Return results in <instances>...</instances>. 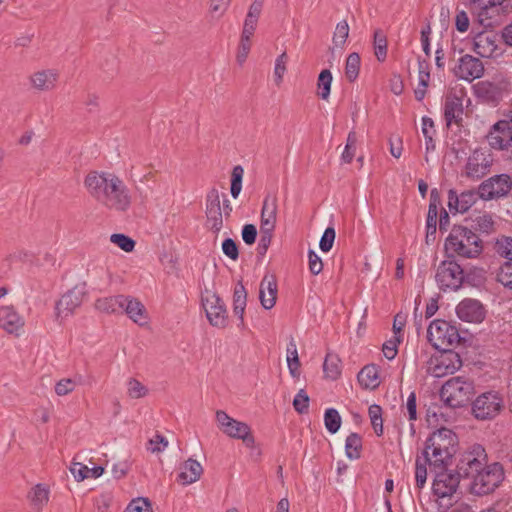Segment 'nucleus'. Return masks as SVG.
<instances>
[{
	"instance_id": "obj_1",
	"label": "nucleus",
	"mask_w": 512,
	"mask_h": 512,
	"mask_svg": "<svg viewBox=\"0 0 512 512\" xmlns=\"http://www.w3.org/2000/svg\"><path fill=\"white\" fill-rule=\"evenodd\" d=\"M92 198L103 207L116 212H127L133 202L132 193L124 180L113 172L92 171L84 179Z\"/></svg>"
},
{
	"instance_id": "obj_2",
	"label": "nucleus",
	"mask_w": 512,
	"mask_h": 512,
	"mask_svg": "<svg viewBox=\"0 0 512 512\" xmlns=\"http://www.w3.org/2000/svg\"><path fill=\"white\" fill-rule=\"evenodd\" d=\"M458 437L450 429L442 427L434 431L425 441L422 457L433 471L448 468L457 451Z\"/></svg>"
},
{
	"instance_id": "obj_3",
	"label": "nucleus",
	"mask_w": 512,
	"mask_h": 512,
	"mask_svg": "<svg viewBox=\"0 0 512 512\" xmlns=\"http://www.w3.org/2000/svg\"><path fill=\"white\" fill-rule=\"evenodd\" d=\"M447 255L460 256L466 259L476 258L482 252L479 236L463 226H455L445 240Z\"/></svg>"
},
{
	"instance_id": "obj_4",
	"label": "nucleus",
	"mask_w": 512,
	"mask_h": 512,
	"mask_svg": "<svg viewBox=\"0 0 512 512\" xmlns=\"http://www.w3.org/2000/svg\"><path fill=\"white\" fill-rule=\"evenodd\" d=\"M474 394V383L462 376L447 380L441 390L440 397L443 402L452 408L466 405Z\"/></svg>"
},
{
	"instance_id": "obj_5",
	"label": "nucleus",
	"mask_w": 512,
	"mask_h": 512,
	"mask_svg": "<svg viewBox=\"0 0 512 512\" xmlns=\"http://www.w3.org/2000/svg\"><path fill=\"white\" fill-rule=\"evenodd\" d=\"M427 338L431 345L437 350L451 349L461 340L456 326L441 319H436L430 323L427 329Z\"/></svg>"
},
{
	"instance_id": "obj_6",
	"label": "nucleus",
	"mask_w": 512,
	"mask_h": 512,
	"mask_svg": "<svg viewBox=\"0 0 512 512\" xmlns=\"http://www.w3.org/2000/svg\"><path fill=\"white\" fill-rule=\"evenodd\" d=\"M464 270L453 255H447L436 271L435 279L442 291H456L464 281Z\"/></svg>"
},
{
	"instance_id": "obj_7",
	"label": "nucleus",
	"mask_w": 512,
	"mask_h": 512,
	"mask_svg": "<svg viewBox=\"0 0 512 512\" xmlns=\"http://www.w3.org/2000/svg\"><path fill=\"white\" fill-rule=\"evenodd\" d=\"M504 479V471L499 463L483 467L473 477L471 491L476 495H487L493 492Z\"/></svg>"
},
{
	"instance_id": "obj_8",
	"label": "nucleus",
	"mask_w": 512,
	"mask_h": 512,
	"mask_svg": "<svg viewBox=\"0 0 512 512\" xmlns=\"http://www.w3.org/2000/svg\"><path fill=\"white\" fill-rule=\"evenodd\" d=\"M216 421L221 431L228 437L242 440L248 448L254 447L255 438L253 437L251 428L248 424L230 417L223 410H218L216 412Z\"/></svg>"
},
{
	"instance_id": "obj_9",
	"label": "nucleus",
	"mask_w": 512,
	"mask_h": 512,
	"mask_svg": "<svg viewBox=\"0 0 512 512\" xmlns=\"http://www.w3.org/2000/svg\"><path fill=\"white\" fill-rule=\"evenodd\" d=\"M510 83L503 76H496L492 80L480 81L473 86L475 96L488 104H497L504 95L509 93Z\"/></svg>"
},
{
	"instance_id": "obj_10",
	"label": "nucleus",
	"mask_w": 512,
	"mask_h": 512,
	"mask_svg": "<svg viewBox=\"0 0 512 512\" xmlns=\"http://www.w3.org/2000/svg\"><path fill=\"white\" fill-rule=\"evenodd\" d=\"M504 0H471V10L484 27L498 25L502 19Z\"/></svg>"
},
{
	"instance_id": "obj_11",
	"label": "nucleus",
	"mask_w": 512,
	"mask_h": 512,
	"mask_svg": "<svg viewBox=\"0 0 512 512\" xmlns=\"http://www.w3.org/2000/svg\"><path fill=\"white\" fill-rule=\"evenodd\" d=\"M503 407V399L498 392L489 391L479 395L472 403V413L476 419L489 420L496 417Z\"/></svg>"
},
{
	"instance_id": "obj_12",
	"label": "nucleus",
	"mask_w": 512,
	"mask_h": 512,
	"mask_svg": "<svg viewBox=\"0 0 512 512\" xmlns=\"http://www.w3.org/2000/svg\"><path fill=\"white\" fill-rule=\"evenodd\" d=\"M486 461L485 449L481 445L475 444L461 454L457 463V471L462 477L472 478L484 467Z\"/></svg>"
},
{
	"instance_id": "obj_13",
	"label": "nucleus",
	"mask_w": 512,
	"mask_h": 512,
	"mask_svg": "<svg viewBox=\"0 0 512 512\" xmlns=\"http://www.w3.org/2000/svg\"><path fill=\"white\" fill-rule=\"evenodd\" d=\"M489 146L496 150L508 149L512 140V113H506L497 121L486 136Z\"/></svg>"
},
{
	"instance_id": "obj_14",
	"label": "nucleus",
	"mask_w": 512,
	"mask_h": 512,
	"mask_svg": "<svg viewBox=\"0 0 512 512\" xmlns=\"http://www.w3.org/2000/svg\"><path fill=\"white\" fill-rule=\"evenodd\" d=\"M202 306L209 323L217 328H225L228 322V314L222 299L215 293L206 292L202 296Z\"/></svg>"
},
{
	"instance_id": "obj_15",
	"label": "nucleus",
	"mask_w": 512,
	"mask_h": 512,
	"mask_svg": "<svg viewBox=\"0 0 512 512\" xmlns=\"http://www.w3.org/2000/svg\"><path fill=\"white\" fill-rule=\"evenodd\" d=\"M501 38L493 31H483L475 35L473 50L483 58H495L502 55Z\"/></svg>"
},
{
	"instance_id": "obj_16",
	"label": "nucleus",
	"mask_w": 512,
	"mask_h": 512,
	"mask_svg": "<svg viewBox=\"0 0 512 512\" xmlns=\"http://www.w3.org/2000/svg\"><path fill=\"white\" fill-rule=\"evenodd\" d=\"M511 188V178L507 174H500L482 182L478 191L481 199L491 200L506 196Z\"/></svg>"
},
{
	"instance_id": "obj_17",
	"label": "nucleus",
	"mask_w": 512,
	"mask_h": 512,
	"mask_svg": "<svg viewBox=\"0 0 512 512\" xmlns=\"http://www.w3.org/2000/svg\"><path fill=\"white\" fill-rule=\"evenodd\" d=\"M436 473L433 481L432 490L438 498L452 496L459 485L461 474L456 471L443 470L434 471Z\"/></svg>"
},
{
	"instance_id": "obj_18",
	"label": "nucleus",
	"mask_w": 512,
	"mask_h": 512,
	"mask_svg": "<svg viewBox=\"0 0 512 512\" xmlns=\"http://www.w3.org/2000/svg\"><path fill=\"white\" fill-rule=\"evenodd\" d=\"M85 296L84 286H75L57 301L55 310L57 318H67L82 304Z\"/></svg>"
},
{
	"instance_id": "obj_19",
	"label": "nucleus",
	"mask_w": 512,
	"mask_h": 512,
	"mask_svg": "<svg viewBox=\"0 0 512 512\" xmlns=\"http://www.w3.org/2000/svg\"><path fill=\"white\" fill-rule=\"evenodd\" d=\"M454 74L459 79L471 82L483 76L484 66L478 58L467 54L459 59Z\"/></svg>"
},
{
	"instance_id": "obj_20",
	"label": "nucleus",
	"mask_w": 512,
	"mask_h": 512,
	"mask_svg": "<svg viewBox=\"0 0 512 512\" xmlns=\"http://www.w3.org/2000/svg\"><path fill=\"white\" fill-rule=\"evenodd\" d=\"M441 351L442 354L435 359V364L432 367V373L435 377L453 374L462 366V361L458 353L452 349Z\"/></svg>"
},
{
	"instance_id": "obj_21",
	"label": "nucleus",
	"mask_w": 512,
	"mask_h": 512,
	"mask_svg": "<svg viewBox=\"0 0 512 512\" xmlns=\"http://www.w3.org/2000/svg\"><path fill=\"white\" fill-rule=\"evenodd\" d=\"M491 165V155L481 150H475L467 160L466 175L470 178L480 179L489 172Z\"/></svg>"
},
{
	"instance_id": "obj_22",
	"label": "nucleus",
	"mask_w": 512,
	"mask_h": 512,
	"mask_svg": "<svg viewBox=\"0 0 512 512\" xmlns=\"http://www.w3.org/2000/svg\"><path fill=\"white\" fill-rule=\"evenodd\" d=\"M480 198L479 191L466 190L457 193L456 190L450 189L448 191V208L452 213H465L467 212Z\"/></svg>"
},
{
	"instance_id": "obj_23",
	"label": "nucleus",
	"mask_w": 512,
	"mask_h": 512,
	"mask_svg": "<svg viewBox=\"0 0 512 512\" xmlns=\"http://www.w3.org/2000/svg\"><path fill=\"white\" fill-rule=\"evenodd\" d=\"M459 319L469 323H480L485 318L483 305L475 299H464L456 307Z\"/></svg>"
},
{
	"instance_id": "obj_24",
	"label": "nucleus",
	"mask_w": 512,
	"mask_h": 512,
	"mask_svg": "<svg viewBox=\"0 0 512 512\" xmlns=\"http://www.w3.org/2000/svg\"><path fill=\"white\" fill-rule=\"evenodd\" d=\"M24 324V318L13 306H0V328L9 334L18 335Z\"/></svg>"
},
{
	"instance_id": "obj_25",
	"label": "nucleus",
	"mask_w": 512,
	"mask_h": 512,
	"mask_svg": "<svg viewBox=\"0 0 512 512\" xmlns=\"http://www.w3.org/2000/svg\"><path fill=\"white\" fill-rule=\"evenodd\" d=\"M58 79L59 73L55 69L38 70L29 77L31 86L41 92L55 89Z\"/></svg>"
},
{
	"instance_id": "obj_26",
	"label": "nucleus",
	"mask_w": 512,
	"mask_h": 512,
	"mask_svg": "<svg viewBox=\"0 0 512 512\" xmlns=\"http://www.w3.org/2000/svg\"><path fill=\"white\" fill-rule=\"evenodd\" d=\"M463 101L456 94H449L445 98L443 114L447 127L453 123L459 124L463 118Z\"/></svg>"
},
{
	"instance_id": "obj_27",
	"label": "nucleus",
	"mask_w": 512,
	"mask_h": 512,
	"mask_svg": "<svg viewBox=\"0 0 512 512\" xmlns=\"http://www.w3.org/2000/svg\"><path fill=\"white\" fill-rule=\"evenodd\" d=\"M277 281L273 274H266L261 283L259 289V299L262 307L266 310H270L274 307L277 298Z\"/></svg>"
},
{
	"instance_id": "obj_28",
	"label": "nucleus",
	"mask_w": 512,
	"mask_h": 512,
	"mask_svg": "<svg viewBox=\"0 0 512 512\" xmlns=\"http://www.w3.org/2000/svg\"><path fill=\"white\" fill-rule=\"evenodd\" d=\"M122 311L126 313L130 320L140 326L148 323L149 317L145 306L134 297L126 296Z\"/></svg>"
},
{
	"instance_id": "obj_29",
	"label": "nucleus",
	"mask_w": 512,
	"mask_h": 512,
	"mask_svg": "<svg viewBox=\"0 0 512 512\" xmlns=\"http://www.w3.org/2000/svg\"><path fill=\"white\" fill-rule=\"evenodd\" d=\"M203 473L201 464L189 458L180 467V473L178 474L177 481L182 485H190L198 481Z\"/></svg>"
},
{
	"instance_id": "obj_30",
	"label": "nucleus",
	"mask_w": 512,
	"mask_h": 512,
	"mask_svg": "<svg viewBox=\"0 0 512 512\" xmlns=\"http://www.w3.org/2000/svg\"><path fill=\"white\" fill-rule=\"evenodd\" d=\"M277 219V198L275 196H266L261 210L260 228L268 230L275 229Z\"/></svg>"
},
{
	"instance_id": "obj_31",
	"label": "nucleus",
	"mask_w": 512,
	"mask_h": 512,
	"mask_svg": "<svg viewBox=\"0 0 512 512\" xmlns=\"http://www.w3.org/2000/svg\"><path fill=\"white\" fill-rule=\"evenodd\" d=\"M124 301H126L125 295L103 297L96 300L95 308L102 313L117 314L122 312Z\"/></svg>"
},
{
	"instance_id": "obj_32",
	"label": "nucleus",
	"mask_w": 512,
	"mask_h": 512,
	"mask_svg": "<svg viewBox=\"0 0 512 512\" xmlns=\"http://www.w3.org/2000/svg\"><path fill=\"white\" fill-rule=\"evenodd\" d=\"M247 303V292L241 281H239L233 291V312L238 317L239 327H244V313Z\"/></svg>"
},
{
	"instance_id": "obj_33",
	"label": "nucleus",
	"mask_w": 512,
	"mask_h": 512,
	"mask_svg": "<svg viewBox=\"0 0 512 512\" xmlns=\"http://www.w3.org/2000/svg\"><path fill=\"white\" fill-rule=\"evenodd\" d=\"M360 385L366 389H375L379 386V369L376 365L364 366L358 373Z\"/></svg>"
},
{
	"instance_id": "obj_34",
	"label": "nucleus",
	"mask_w": 512,
	"mask_h": 512,
	"mask_svg": "<svg viewBox=\"0 0 512 512\" xmlns=\"http://www.w3.org/2000/svg\"><path fill=\"white\" fill-rule=\"evenodd\" d=\"M362 439L357 433H350L345 440V454L350 460H357L361 456Z\"/></svg>"
},
{
	"instance_id": "obj_35",
	"label": "nucleus",
	"mask_w": 512,
	"mask_h": 512,
	"mask_svg": "<svg viewBox=\"0 0 512 512\" xmlns=\"http://www.w3.org/2000/svg\"><path fill=\"white\" fill-rule=\"evenodd\" d=\"M332 73L329 69L320 72L317 79L318 95L323 100H328L331 92Z\"/></svg>"
},
{
	"instance_id": "obj_36",
	"label": "nucleus",
	"mask_w": 512,
	"mask_h": 512,
	"mask_svg": "<svg viewBox=\"0 0 512 512\" xmlns=\"http://www.w3.org/2000/svg\"><path fill=\"white\" fill-rule=\"evenodd\" d=\"M373 47L377 60L380 62L385 61L387 57V37L380 29L374 31Z\"/></svg>"
},
{
	"instance_id": "obj_37",
	"label": "nucleus",
	"mask_w": 512,
	"mask_h": 512,
	"mask_svg": "<svg viewBox=\"0 0 512 512\" xmlns=\"http://www.w3.org/2000/svg\"><path fill=\"white\" fill-rule=\"evenodd\" d=\"M323 371L326 377L335 380L341 374L340 359L335 354L328 353L324 359Z\"/></svg>"
},
{
	"instance_id": "obj_38",
	"label": "nucleus",
	"mask_w": 512,
	"mask_h": 512,
	"mask_svg": "<svg viewBox=\"0 0 512 512\" xmlns=\"http://www.w3.org/2000/svg\"><path fill=\"white\" fill-rule=\"evenodd\" d=\"M358 138L355 131H350L348 133L346 144L344 150L341 154L340 160L344 164H349L352 162L355 157L356 149H357Z\"/></svg>"
},
{
	"instance_id": "obj_39",
	"label": "nucleus",
	"mask_w": 512,
	"mask_h": 512,
	"mask_svg": "<svg viewBox=\"0 0 512 512\" xmlns=\"http://www.w3.org/2000/svg\"><path fill=\"white\" fill-rule=\"evenodd\" d=\"M287 366L290 374L295 377L299 373L300 361L298 357L297 345L293 338L287 344Z\"/></svg>"
},
{
	"instance_id": "obj_40",
	"label": "nucleus",
	"mask_w": 512,
	"mask_h": 512,
	"mask_svg": "<svg viewBox=\"0 0 512 512\" xmlns=\"http://www.w3.org/2000/svg\"><path fill=\"white\" fill-rule=\"evenodd\" d=\"M29 498L34 506L41 509L49 501V489L44 484H37L32 488Z\"/></svg>"
},
{
	"instance_id": "obj_41",
	"label": "nucleus",
	"mask_w": 512,
	"mask_h": 512,
	"mask_svg": "<svg viewBox=\"0 0 512 512\" xmlns=\"http://www.w3.org/2000/svg\"><path fill=\"white\" fill-rule=\"evenodd\" d=\"M361 65L360 55L353 52L348 55L345 63V75L350 82H354L359 75Z\"/></svg>"
},
{
	"instance_id": "obj_42",
	"label": "nucleus",
	"mask_w": 512,
	"mask_h": 512,
	"mask_svg": "<svg viewBox=\"0 0 512 512\" xmlns=\"http://www.w3.org/2000/svg\"><path fill=\"white\" fill-rule=\"evenodd\" d=\"M82 377L77 376L74 378H63L55 384V393L58 396H65L75 390V388L81 384Z\"/></svg>"
},
{
	"instance_id": "obj_43",
	"label": "nucleus",
	"mask_w": 512,
	"mask_h": 512,
	"mask_svg": "<svg viewBox=\"0 0 512 512\" xmlns=\"http://www.w3.org/2000/svg\"><path fill=\"white\" fill-rule=\"evenodd\" d=\"M341 416L335 408H328L324 413V424L327 431L335 434L341 427Z\"/></svg>"
},
{
	"instance_id": "obj_44",
	"label": "nucleus",
	"mask_w": 512,
	"mask_h": 512,
	"mask_svg": "<svg viewBox=\"0 0 512 512\" xmlns=\"http://www.w3.org/2000/svg\"><path fill=\"white\" fill-rule=\"evenodd\" d=\"M400 410L408 421H416L418 419L417 396L414 391L408 395L406 403L401 406Z\"/></svg>"
},
{
	"instance_id": "obj_45",
	"label": "nucleus",
	"mask_w": 512,
	"mask_h": 512,
	"mask_svg": "<svg viewBox=\"0 0 512 512\" xmlns=\"http://www.w3.org/2000/svg\"><path fill=\"white\" fill-rule=\"evenodd\" d=\"M349 36V25L346 20L340 21L337 23L334 34H333V44L334 47L343 48L347 38Z\"/></svg>"
},
{
	"instance_id": "obj_46",
	"label": "nucleus",
	"mask_w": 512,
	"mask_h": 512,
	"mask_svg": "<svg viewBox=\"0 0 512 512\" xmlns=\"http://www.w3.org/2000/svg\"><path fill=\"white\" fill-rule=\"evenodd\" d=\"M427 465H429V462L421 457H417L415 461V481L416 486L419 489H422L427 480Z\"/></svg>"
},
{
	"instance_id": "obj_47",
	"label": "nucleus",
	"mask_w": 512,
	"mask_h": 512,
	"mask_svg": "<svg viewBox=\"0 0 512 512\" xmlns=\"http://www.w3.org/2000/svg\"><path fill=\"white\" fill-rule=\"evenodd\" d=\"M371 425L377 436L383 434V419L382 408L379 405L373 404L368 409Z\"/></svg>"
},
{
	"instance_id": "obj_48",
	"label": "nucleus",
	"mask_w": 512,
	"mask_h": 512,
	"mask_svg": "<svg viewBox=\"0 0 512 512\" xmlns=\"http://www.w3.org/2000/svg\"><path fill=\"white\" fill-rule=\"evenodd\" d=\"M127 394L132 399L143 398L148 394V388L135 378L127 380Z\"/></svg>"
},
{
	"instance_id": "obj_49",
	"label": "nucleus",
	"mask_w": 512,
	"mask_h": 512,
	"mask_svg": "<svg viewBox=\"0 0 512 512\" xmlns=\"http://www.w3.org/2000/svg\"><path fill=\"white\" fill-rule=\"evenodd\" d=\"M110 241L125 252H132L135 247V241L131 237L121 233L112 234Z\"/></svg>"
},
{
	"instance_id": "obj_50",
	"label": "nucleus",
	"mask_w": 512,
	"mask_h": 512,
	"mask_svg": "<svg viewBox=\"0 0 512 512\" xmlns=\"http://www.w3.org/2000/svg\"><path fill=\"white\" fill-rule=\"evenodd\" d=\"M497 281L504 287L512 289V261H506L501 265L497 273Z\"/></svg>"
},
{
	"instance_id": "obj_51",
	"label": "nucleus",
	"mask_w": 512,
	"mask_h": 512,
	"mask_svg": "<svg viewBox=\"0 0 512 512\" xmlns=\"http://www.w3.org/2000/svg\"><path fill=\"white\" fill-rule=\"evenodd\" d=\"M288 62V56L286 52L280 54L276 60L274 65V80L277 85L281 84L283 81L284 74L287 70L286 65Z\"/></svg>"
},
{
	"instance_id": "obj_52",
	"label": "nucleus",
	"mask_w": 512,
	"mask_h": 512,
	"mask_svg": "<svg viewBox=\"0 0 512 512\" xmlns=\"http://www.w3.org/2000/svg\"><path fill=\"white\" fill-rule=\"evenodd\" d=\"M124 512H153L148 498L138 497L127 505Z\"/></svg>"
},
{
	"instance_id": "obj_53",
	"label": "nucleus",
	"mask_w": 512,
	"mask_h": 512,
	"mask_svg": "<svg viewBox=\"0 0 512 512\" xmlns=\"http://www.w3.org/2000/svg\"><path fill=\"white\" fill-rule=\"evenodd\" d=\"M496 252L507 261H512V238L502 237L496 241Z\"/></svg>"
},
{
	"instance_id": "obj_54",
	"label": "nucleus",
	"mask_w": 512,
	"mask_h": 512,
	"mask_svg": "<svg viewBox=\"0 0 512 512\" xmlns=\"http://www.w3.org/2000/svg\"><path fill=\"white\" fill-rule=\"evenodd\" d=\"M207 224L214 233H219L223 227L222 211H205Z\"/></svg>"
},
{
	"instance_id": "obj_55",
	"label": "nucleus",
	"mask_w": 512,
	"mask_h": 512,
	"mask_svg": "<svg viewBox=\"0 0 512 512\" xmlns=\"http://www.w3.org/2000/svg\"><path fill=\"white\" fill-rule=\"evenodd\" d=\"M294 409L300 413H306L309 409V396L304 389H300L293 399Z\"/></svg>"
},
{
	"instance_id": "obj_56",
	"label": "nucleus",
	"mask_w": 512,
	"mask_h": 512,
	"mask_svg": "<svg viewBox=\"0 0 512 512\" xmlns=\"http://www.w3.org/2000/svg\"><path fill=\"white\" fill-rule=\"evenodd\" d=\"M401 340L402 339L400 336H393L390 340L386 341L383 344L382 351H383L384 356L388 360H393L396 357L397 351H398V345L400 344Z\"/></svg>"
},
{
	"instance_id": "obj_57",
	"label": "nucleus",
	"mask_w": 512,
	"mask_h": 512,
	"mask_svg": "<svg viewBox=\"0 0 512 512\" xmlns=\"http://www.w3.org/2000/svg\"><path fill=\"white\" fill-rule=\"evenodd\" d=\"M205 211H222L220 202V193L218 189L212 188L206 195V210Z\"/></svg>"
},
{
	"instance_id": "obj_58",
	"label": "nucleus",
	"mask_w": 512,
	"mask_h": 512,
	"mask_svg": "<svg viewBox=\"0 0 512 512\" xmlns=\"http://www.w3.org/2000/svg\"><path fill=\"white\" fill-rule=\"evenodd\" d=\"M335 230L333 227H327L321 236L319 247L322 252H329L332 247L335 240Z\"/></svg>"
},
{
	"instance_id": "obj_59",
	"label": "nucleus",
	"mask_w": 512,
	"mask_h": 512,
	"mask_svg": "<svg viewBox=\"0 0 512 512\" xmlns=\"http://www.w3.org/2000/svg\"><path fill=\"white\" fill-rule=\"evenodd\" d=\"M308 264L309 271L313 275H318L323 269V262L313 249H309L308 251Z\"/></svg>"
},
{
	"instance_id": "obj_60",
	"label": "nucleus",
	"mask_w": 512,
	"mask_h": 512,
	"mask_svg": "<svg viewBox=\"0 0 512 512\" xmlns=\"http://www.w3.org/2000/svg\"><path fill=\"white\" fill-rule=\"evenodd\" d=\"M70 472L76 481H83L84 479H87L90 477L89 467H87L86 465L79 463V462H73L71 464Z\"/></svg>"
},
{
	"instance_id": "obj_61",
	"label": "nucleus",
	"mask_w": 512,
	"mask_h": 512,
	"mask_svg": "<svg viewBox=\"0 0 512 512\" xmlns=\"http://www.w3.org/2000/svg\"><path fill=\"white\" fill-rule=\"evenodd\" d=\"M273 231H274L273 229L265 230V229L260 228L261 236H260V240L258 243V251L261 255H264L267 252L268 247L270 246L271 241H272Z\"/></svg>"
},
{
	"instance_id": "obj_62",
	"label": "nucleus",
	"mask_w": 512,
	"mask_h": 512,
	"mask_svg": "<svg viewBox=\"0 0 512 512\" xmlns=\"http://www.w3.org/2000/svg\"><path fill=\"white\" fill-rule=\"evenodd\" d=\"M223 253L232 260H236L239 256L236 242L231 238H226L222 243Z\"/></svg>"
},
{
	"instance_id": "obj_63",
	"label": "nucleus",
	"mask_w": 512,
	"mask_h": 512,
	"mask_svg": "<svg viewBox=\"0 0 512 512\" xmlns=\"http://www.w3.org/2000/svg\"><path fill=\"white\" fill-rule=\"evenodd\" d=\"M429 64L426 60H418V81L419 86L427 87L430 79V73L428 71Z\"/></svg>"
},
{
	"instance_id": "obj_64",
	"label": "nucleus",
	"mask_w": 512,
	"mask_h": 512,
	"mask_svg": "<svg viewBox=\"0 0 512 512\" xmlns=\"http://www.w3.org/2000/svg\"><path fill=\"white\" fill-rule=\"evenodd\" d=\"M167 446H168V440L160 434H156L149 441V450L153 453L154 452H162L165 450V448Z\"/></svg>"
}]
</instances>
